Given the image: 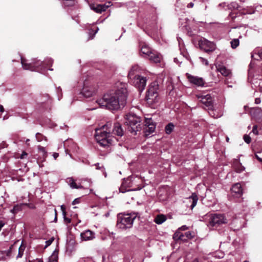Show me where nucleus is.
<instances>
[{
	"label": "nucleus",
	"instance_id": "f257e3e1",
	"mask_svg": "<svg viewBox=\"0 0 262 262\" xmlns=\"http://www.w3.org/2000/svg\"><path fill=\"white\" fill-rule=\"evenodd\" d=\"M115 130V124L107 122L100 128L95 129V138L98 143L103 147L112 145L114 136L111 135Z\"/></svg>",
	"mask_w": 262,
	"mask_h": 262
},
{
	"label": "nucleus",
	"instance_id": "f03ea898",
	"mask_svg": "<svg viewBox=\"0 0 262 262\" xmlns=\"http://www.w3.org/2000/svg\"><path fill=\"white\" fill-rule=\"evenodd\" d=\"M53 60L51 58H47L42 61L37 59H33L30 62L21 57V63L24 70L38 72L43 73L47 70L52 71L53 69L48 68L52 66Z\"/></svg>",
	"mask_w": 262,
	"mask_h": 262
},
{
	"label": "nucleus",
	"instance_id": "7ed1b4c3",
	"mask_svg": "<svg viewBox=\"0 0 262 262\" xmlns=\"http://www.w3.org/2000/svg\"><path fill=\"white\" fill-rule=\"evenodd\" d=\"M127 95V84L120 81L116 82V111L125 106Z\"/></svg>",
	"mask_w": 262,
	"mask_h": 262
},
{
	"label": "nucleus",
	"instance_id": "20e7f679",
	"mask_svg": "<svg viewBox=\"0 0 262 262\" xmlns=\"http://www.w3.org/2000/svg\"><path fill=\"white\" fill-rule=\"evenodd\" d=\"M125 119V123L128 126L127 129L131 133L136 135L137 132L141 130L142 119L140 117L130 112L126 115Z\"/></svg>",
	"mask_w": 262,
	"mask_h": 262
},
{
	"label": "nucleus",
	"instance_id": "39448f33",
	"mask_svg": "<svg viewBox=\"0 0 262 262\" xmlns=\"http://www.w3.org/2000/svg\"><path fill=\"white\" fill-rule=\"evenodd\" d=\"M97 103L101 107L107 109L113 113L115 110V91L110 90L105 93L103 97L97 100Z\"/></svg>",
	"mask_w": 262,
	"mask_h": 262
},
{
	"label": "nucleus",
	"instance_id": "423d86ee",
	"mask_svg": "<svg viewBox=\"0 0 262 262\" xmlns=\"http://www.w3.org/2000/svg\"><path fill=\"white\" fill-rule=\"evenodd\" d=\"M136 216L134 214H118L117 226L122 230L129 229L132 227Z\"/></svg>",
	"mask_w": 262,
	"mask_h": 262
},
{
	"label": "nucleus",
	"instance_id": "0eeeda50",
	"mask_svg": "<svg viewBox=\"0 0 262 262\" xmlns=\"http://www.w3.org/2000/svg\"><path fill=\"white\" fill-rule=\"evenodd\" d=\"M158 91L159 85L157 82H152L149 86L145 97L146 101L149 105L152 106L159 102Z\"/></svg>",
	"mask_w": 262,
	"mask_h": 262
},
{
	"label": "nucleus",
	"instance_id": "6e6552de",
	"mask_svg": "<svg viewBox=\"0 0 262 262\" xmlns=\"http://www.w3.org/2000/svg\"><path fill=\"white\" fill-rule=\"evenodd\" d=\"M205 220L207 222V226L209 228H217L227 223L225 216L221 214H206Z\"/></svg>",
	"mask_w": 262,
	"mask_h": 262
},
{
	"label": "nucleus",
	"instance_id": "1a4fd4ad",
	"mask_svg": "<svg viewBox=\"0 0 262 262\" xmlns=\"http://www.w3.org/2000/svg\"><path fill=\"white\" fill-rule=\"evenodd\" d=\"M98 91V85L88 81L83 82L80 94L85 98H90L95 95Z\"/></svg>",
	"mask_w": 262,
	"mask_h": 262
},
{
	"label": "nucleus",
	"instance_id": "9d476101",
	"mask_svg": "<svg viewBox=\"0 0 262 262\" xmlns=\"http://www.w3.org/2000/svg\"><path fill=\"white\" fill-rule=\"evenodd\" d=\"M199 46L201 49L206 53L212 52L215 50L216 46L213 42L210 41L205 38L199 40Z\"/></svg>",
	"mask_w": 262,
	"mask_h": 262
},
{
	"label": "nucleus",
	"instance_id": "9b49d317",
	"mask_svg": "<svg viewBox=\"0 0 262 262\" xmlns=\"http://www.w3.org/2000/svg\"><path fill=\"white\" fill-rule=\"evenodd\" d=\"M196 97L205 106L208 107V110H212L213 107V98L210 94H197Z\"/></svg>",
	"mask_w": 262,
	"mask_h": 262
},
{
	"label": "nucleus",
	"instance_id": "f8f14e48",
	"mask_svg": "<svg viewBox=\"0 0 262 262\" xmlns=\"http://www.w3.org/2000/svg\"><path fill=\"white\" fill-rule=\"evenodd\" d=\"M147 79L146 77L140 75L135 76L134 80V83L136 87L141 92L145 89Z\"/></svg>",
	"mask_w": 262,
	"mask_h": 262
},
{
	"label": "nucleus",
	"instance_id": "ddd939ff",
	"mask_svg": "<svg viewBox=\"0 0 262 262\" xmlns=\"http://www.w3.org/2000/svg\"><path fill=\"white\" fill-rule=\"evenodd\" d=\"M145 127L144 128V131L145 135L148 136L154 132L156 128V125L151 118H145Z\"/></svg>",
	"mask_w": 262,
	"mask_h": 262
},
{
	"label": "nucleus",
	"instance_id": "4468645a",
	"mask_svg": "<svg viewBox=\"0 0 262 262\" xmlns=\"http://www.w3.org/2000/svg\"><path fill=\"white\" fill-rule=\"evenodd\" d=\"M111 6V2H108V5L106 4H93L90 5V8L92 10L98 13H101L103 11H106Z\"/></svg>",
	"mask_w": 262,
	"mask_h": 262
},
{
	"label": "nucleus",
	"instance_id": "2eb2a0df",
	"mask_svg": "<svg viewBox=\"0 0 262 262\" xmlns=\"http://www.w3.org/2000/svg\"><path fill=\"white\" fill-rule=\"evenodd\" d=\"M187 78L190 83L198 86H202L204 85V80L202 78L192 76L189 74H187Z\"/></svg>",
	"mask_w": 262,
	"mask_h": 262
},
{
	"label": "nucleus",
	"instance_id": "dca6fc26",
	"mask_svg": "<svg viewBox=\"0 0 262 262\" xmlns=\"http://www.w3.org/2000/svg\"><path fill=\"white\" fill-rule=\"evenodd\" d=\"M193 237V235H192V233L190 231L186 232L184 234L178 231L174 233L173 238H175L177 237L179 239L185 241L187 239H191Z\"/></svg>",
	"mask_w": 262,
	"mask_h": 262
},
{
	"label": "nucleus",
	"instance_id": "f3484780",
	"mask_svg": "<svg viewBox=\"0 0 262 262\" xmlns=\"http://www.w3.org/2000/svg\"><path fill=\"white\" fill-rule=\"evenodd\" d=\"M231 192L233 195L236 197H240L243 194V189L239 183H236L233 185L231 188Z\"/></svg>",
	"mask_w": 262,
	"mask_h": 262
},
{
	"label": "nucleus",
	"instance_id": "a211bd4d",
	"mask_svg": "<svg viewBox=\"0 0 262 262\" xmlns=\"http://www.w3.org/2000/svg\"><path fill=\"white\" fill-rule=\"evenodd\" d=\"M83 241H90L95 238V233L90 230H86L80 234Z\"/></svg>",
	"mask_w": 262,
	"mask_h": 262
},
{
	"label": "nucleus",
	"instance_id": "6ab92c4d",
	"mask_svg": "<svg viewBox=\"0 0 262 262\" xmlns=\"http://www.w3.org/2000/svg\"><path fill=\"white\" fill-rule=\"evenodd\" d=\"M13 247V245H11L9 249L4 251H0V260H4L6 259L7 257L11 256Z\"/></svg>",
	"mask_w": 262,
	"mask_h": 262
},
{
	"label": "nucleus",
	"instance_id": "aec40b11",
	"mask_svg": "<svg viewBox=\"0 0 262 262\" xmlns=\"http://www.w3.org/2000/svg\"><path fill=\"white\" fill-rule=\"evenodd\" d=\"M148 58L150 60L154 62L158 63L161 61V56L156 51L154 50L152 53L149 54Z\"/></svg>",
	"mask_w": 262,
	"mask_h": 262
},
{
	"label": "nucleus",
	"instance_id": "412c9836",
	"mask_svg": "<svg viewBox=\"0 0 262 262\" xmlns=\"http://www.w3.org/2000/svg\"><path fill=\"white\" fill-rule=\"evenodd\" d=\"M217 71L224 76H228L231 74L230 70L227 69L224 66L219 64L216 66Z\"/></svg>",
	"mask_w": 262,
	"mask_h": 262
},
{
	"label": "nucleus",
	"instance_id": "4be33fe9",
	"mask_svg": "<svg viewBox=\"0 0 262 262\" xmlns=\"http://www.w3.org/2000/svg\"><path fill=\"white\" fill-rule=\"evenodd\" d=\"M190 202H191L190 207L193 209L196 205L198 201V196L195 193H192L191 195L188 198Z\"/></svg>",
	"mask_w": 262,
	"mask_h": 262
},
{
	"label": "nucleus",
	"instance_id": "5701e85b",
	"mask_svg": "<svg viewBox=\"0 0 262 262\" xmlns=\"http://www.w3.org/2000/svg\"><path fill=\"white\" fill-rule=\"evenodd\" d=\"M154 50H151L148 46L143 45L141 48V53L145 56L149 57Z\"/></svg>",
	"mask_w": 262,
	"mask_h": 262
},
{
	"label": "nucleus",
	"instance_id": "b1692460",
	"mask_svg": "<svg viewBox=\"0 0 262 262\" xmlns=\"http://www.w3.org/2000/svg\"><path fill=\"white\" fill-rule=\"evenodd\" d=\"M67 182L69 183L70 187L73 189H79L82 188V186L80 185H77L72 178H68L67 179Z\"/></svg>",
	"mask_w": 262,
	"mask_h": 262
},
{
	"label": "nucleus",
	"instance_id": "393cba45",
	"mask_svg": "<svg viewBox=\"0 0 262 262\" xmlns=\"http://www.w3.org/2000/svg\"><path fill=\"white\" fill-rule=\"evenodd\" d=\"M99 28L98 27H95L94 28H91L89 30L88 34H89V39H92L94 38L95 34L98 32L99 30Z\"/></svg>",
	"mask_w": 262,
	"mask_h": 262
},
{
	"label": "nucleus",
	"instance_id": "a878e982",
	"mask_svg": "<svg viewBox=\"0 0 262 262\" xmlns=\"http://www.w3.org/2000/svg\"><path fill=\"white\" fill-rule=\"evenodd\" d=\"M58 252L55 250L52 254L49 257L48 262H58Z\"/></svg>",
	"mask_w": 262,
	"mask_h": 262
},
{
	"label": "nucleus",
	"instance_id": "bb28decb",
	"mask_svg": "<svg viewBox=\"0 0 262 262\" xmlns=\"http://www.w3.org/2000/svg\"><path fill=\"white\" fill-rule=\"evenodd\" d=\"M166 220L165 216L163 214L157 215L155 219V222L157 224H161Z\"/></svg>",
	"mask_w": 262,
	"mask_h": 262
},
{
	"label": "nucleus",
	"instance_id": "cd10ccee",
	"mask_svg": "<svg viewBox=\"0 0 262 262\" xmlns=\"http://www.w3.org/2000/svg\"><path fill=\"white\" fill-rule=\"evenodd\" d=\"M116 135L119 136L123 135V130L119 123H116Z\"/></svg>",
	"mask_w": 262,
	"mask_h": 262
},
{
	"label": "nucleus",
	"instance_id": "c85d7f7f",
	"mask_svg": "<svg viewBox=\"0 0 262 262\" xmlns=\"http://www.w3.org/2000/svg\"><path fill=\"white\" fill-rule=\"evenodd\" d=\"M74 4V0H62V5L64 7L72 6Z\"/></svg>",
	"mask_w": 262,
	"mask_h": 262
},
{
	"label": "nucleus",
	"instance_id": "c756f323",
	"mask_svg": "<svg viewBox=\"0 0 262 262\" xmlns=\"http://www.w3.org/2000/svg\"><path fill=\"white\" fill-rule=\"evenodd\" d=\"M174 128V125L172 123H168L166 126H165V132L167 134H170L172 131L173 130Z\"/></svg>",
	"mask_w": 262,
	"mask_h": 262
},
{
	"label": "nucleus",
	"instance_id": "7c9ffc66",
	"mask_svg": "<svg viewBox=\"0 0 262 262\" xmlns=\"http://www.w3.org/2000/svg\"><path fill=\"white\" fill-rule=\"evenodd\" d=\"M45 102L51 103V99H50V96L48 94H45L41 97V100H40V103H43Z\"/></svg>",
	"mask_w": 262,
	"mask_h": 262
},
{
	"label": "nucleus",
	"instance_id": "2f4dec72",
	"mask_svg": "<svg viewBox=\"0 0 262 262\" xmlns=\"http://www.w3.org/2000/svg\"><path fill=\"white\" fill-rule=\"evenodd\" d=\"M235 171L237 172L240 173L242 171H244L245 169V168L244 166L242 165L241 163H238L236 165H234Z\"/></svg>",
	"mask_w": 262,
	"mask_h": 262
},
{
	"label": "nucleus",
	"instance_id": "473e14b6",
	"mask_svg": "<svg viewBox=\"0 0 262 262\" xmlns=\"http://www.w3.org/2000/svg\"><path fill=\"white\" fill-rule=\"evenodd\" d=\"M94 165L96 166V169L100 170L102 171V172L103 173V175L105 178L107 177V174L105 171V168L103 166H100L99 163L95 164Z\"/></svg>",
	"mask_w": 262,
	"mask_h": 262
},
{
	"label": "nucleus",
	"instance_id": "72a5a7b5",
	"mask_svg": "<svg viewBox=\"0 0 262 262\" xmlns=\"http://www.w3.org/2000/svg\"><path fill=\"white\" fill-rule=\"evenodd\" d=\"M25 249V247L23 246V245H21V246L19 247L18 249V252L17 256V258H20L23 256L24 254V252Z\"/></svg>",
	"mask_w": 262,
	"mask_h": 262
},
{
	"label": "nucleus",
	"instance_id": "f704fd0d",
	"mask_svg": "<svg viewBox=\"0 0 262 262\" xmlns=\"http://www.w3.org/2000/svg\"><path fill=\"white\" fill-rule=\"evenodd\" d=\"M239 40L238 39H234L230 42L231 46L232 49H235L239 45Z\"/></svg>",
	"mask_w": 262,
	"mask_h": 262
},
{
	"label": "nucleus",
	"instance_id": "c9c22d12",
	"mask_svg": "<svg viewBox=\"0 0 262 262\" xmlns=\"http://www.w3.org/2000/svg\"><path fill=\"white\" fill-rule=\"evenodd\" d=\"M56 95L57 96L58 100L59 101L62 97V93L61 88L59 86L56 90Z\"/></svg>",
	"mask_w": 262,
	"mask_h": 262
},
{
	"label": "nucleus",
	"instance_id": "e433bc0d",
	"mask_svg": "<svg viewBox=\"0 0 262 262\" xmlns=\"http://www.w3.org/2000/svg\"><path fill=\"white\" fill-rule=\"evenodd\" d=\"M35 137L36 140L38 142H40L43 140H45L46 141L47 140V138L39 133L36 134Z\"/></svg>",
	"mask_w": 262,
	"mask_h": 262
},
{
	"label": "nucleus",
	"instance_id": "4c0bfd02",
	"mask_svg": "<svg viewBox=\"0 0 262 262\" xmlns=\"http://www.w3.org/2000/svg\"><path fill=\"white\" fill-rule=\"evenodd\" d=\"M127 183L126 181H124L121 187L119 188V191L120 192H122V193H124V192H125L126 191H129V189H126V188H125V186H126V183Z\"/></svg>",
	"mask_w": 262,
	"mask_h": 262
},
{
	"label": "nucleus",
	"instance_id": "58836bf2",
	"mask_svg": "<svg viewBox=\"0 0 262 262\" xmlns=\"http://www.w3.org/2000/svg\"><path fill=\"white\" fill-rule=\"evenodd\" d=\"M38 150L41 152L42 155V156L43 157H47V151L46 150V149L43 146H38Z\"/></svg>",
	"mask_w": 262,
	"mask_h": 262
},
{
	"label": "nucleus",
	"instance_id": "ea45409f",
	"mask_svg": "<svg viewBox=\"0 0 262 262\" xmlns=\"http://www.w3.org/2000/svg\"><path fill=\"white\" fill-rule=\"evenodd\" d=\"M228 7L230 9H237L239 8V6L236 2H232L229 5Z\"/></svg>",
	"mask_w": 262,
	"mask_h": 262
},
{
	"label": "nucleus",
	"instance_id": "a19ab883",
	"mask_svg": "<svg viewBox=\"0 0 262 262\" xmlns=\"http://www.w3.org/2000/svg\"><path fill=\"white\" fill-rule=\"evenodd\" d=\"M243 138H244L245 142L246 143H247V144H249L251 142V137L249 136H248L247 135H245L244 136Z\"/></svg>",
	"mask_w": 262,
	"mask_h": 262
},
{
	"label": "nucleus",
	"instance_id": "79ce46f5",
	"mask_svg": "<svg viewBox=\"0 0 262 262\" xmlns=\"http://www.w3.org/2000/svg\"><path fill=\"white\" fill-rule=\"evenodd\" d=\"M63 216L64 219V221L66 222L67 223H70L71 222V220L70 219L66 217V211H63Z\"/></svg>",
	"mask_w": 262,
	"mask_h": 262
},
{
	"label": "nucleus",
	"instance_id": "37998d69",
	"mask_svg": "<svg viewBox=\"0 0 262 262\" xmlns=\"http://www.w3.org/2000/svg\"><path fill=\"white\" fill-rule=\"evenodd\" d=\"M252 132L255 135H257L258 134V132L257 130V126L256 125H255L253 126V128H252Z\"/></svg>",
	"mask_w": 262,
	"mask_h": 262
},
{
	"label": "nucleus",
	"instance_id": "c03bdc74",
	"mask_svg": "<svg viewBox=\"0 0 262 262\" xmlns=\"http://www.w3.org/2000/svg\"><path fill=\"white\" fill-rule=\"evenodd\" d=\"M200 59L201 60V61L202 62V63H203L206 66L208 64V61H207V59H206L203 57H200Z\"/></svg>",
	"mask_w": 262,
	"mask_h": 262
},
{
	"label": "nucleus",
	"instance_id": "a18cd8bd",
	"mask_svg": "<svg viewBox=\"0 0 262 262\" xmlns=\"http://www.w3.org/2000/svg\"><path fill=\"white\" fill-rule=\"evenodd\" d=\"M18 207L17 206H15L11 210V212L13 213H16L18 210Z\"/></svg>",
	"mask_w": 262,
	"mask_h": 262
},
{
	"label": "nucleus",
	"instance_id": "49530a36",
	"mask_svg": "<svg viewBox=\"0 0 262 262\" xmlns=\"http://www.w3.org/2000/svg\"><path fill=\"white\" fill-rule=\"evenodd\" d=\"M53 240H54V239L52 238L51 239H49L48 241H47L46 242V247H48L49 245H50L51 244V243H52V242L53 241Z\"/></svg>",
	"mask_w": 262,
	"mask_h": 262
},
{
	"label": "nucleus",
	"instance_id": "de8ad7c7",
	"mask_svg": "<svg viewBox=\"0 0 262 262\" xmlns=\"http://www.w3.org/2000/svg\"><path fill=\"white\" fill-rule=\"evenodd\" d=\"M80 199L79 198H77V199H75L72 202V204L73 205H75V204H78L80 201H79Z\"/></svg>",
	"mask_w": 262,
	"mask_h": 262
},
{
	"label": "nucleus",
	"instance_id": "09e8293b",
	"mask_svg": "<svg viewBox=\"0 0 262 262\" xmlns=\"http://www.w3.org/2000/svg\"><path fill=\"white\" fill-rule=\"evenodd\" d=\"M187 229H188V227H187L186 225L182 226L179 229V230H183V231L186 230Z\"/></svg>",
	"mask_w": 262,
	"mask_h": 262
},
{
	"label": "nucleus",
	"instance_id": "8fccbe9b",
	"mask_svg": "<svg viewBox=\"0 0 262 262\" xmlns=\"http://www.w3.org/2000/svg\"><path fill=\"white\" fill-rule=\"evenodd\" d=\"M29 262H43V260L42 259L36 258L32 261H29Z\"/></svg>",
	"mask_w": 262,
	"mask_h": 262
},
{
	"label": "nucleus",
	"instance_id": "3c124183",
	"mask_svg": "<svg viewBox=\"0 0 262 262\" xmlns=\"http://www.w3.org/2000/svg\"><path fill=\"white\" fill-rule=\"evenodd\" d=\"M52 156H53L54 159L55 160L59 156V154H58V153L54 152V153L53 154Z\"/></svg>",
	"mask_w": 262,
	"mask_h": 262
},
{
	"label": "nucleus",
	"instance_id": "603ef678",
	"mask_svg": "<svg viewBox=\"0 0 262 262\" xmlns=\"http://www.w3.org/2000/svg\"><path fill=\"white\" fill-rule=\"evenodd\" d=\"M5 224V223L3 221H0V231L1 230L2 228L4 226Z\"/></svg>",
	"mask_w": 262,
	"mask_h": 262
},
{
	"label": "nucleus",
	"instance_id": "864d4df0",
	"mask_svg": "<svg viewBox=\"0 0 262 262\" xmlns=\"http://www.w3.org/2000/svg\"><path fill=\"white\" fill-rule=\"evenodd\" d=\"M261 101L260 98H257L255 99V103L256 104H259L260 103Z\"/></svg>",
	"mask_w": 262,
	"mask_h": 262
},
{
	"label": "nucleus",
	"instance_id": "5fc2aeb1",
	"mask_svg": "<svg viewBox=\"0 0 262 262\" xmlns=\"http://www.w3.org/2000/svg\"><path fill=\"white\" fill-rule=\"evenodd\" d=\"M27 152H26L24 151V152L22 153V154L21 155V156H20V159H24V157H25V156H27Z\"/></svg>",
	"mask_w": 262,
	"mask_h": 262
},
{
	"label": "nucleus",
	"instance_id": "6e6d98bb",
	"mask_svg": "<svg viewBox=\"0 0 262 262\" xmlns=\"http://www.w3.org/2000/svg\"><path fill=\"white\" fill-rule=\"evenodd\" d=\"M194 6V4L192 3V2H190V3H189L188 5H187V7L188 8H192Z\"/></svg>",
	"mask_w": 262,
	"mask_h": 262
},
{
	"label": "nucleus",
	"instance_id": "4d7b16f0",
	"mask_svg": "<svg viewBox=\"0 0 262 262\" xmlns=\"http://www.w3.org/2000/svg\"><path fill=\"white\" fill-rule=\"evenodd\" d=\"M55 211V217H54V222H56L57 220V212L56 209L54 210Z\"/></svg>",
	"mask_w": 262,
	"mask_h": 262
},
{
	"label": "nucleus",
	"instance_id": "13d9d810",
	"mask_svg": "<svg viewBox=\"0 0 262 262\" xmlns=\"http://www.w3.org/2000/svg\"><path fill=\"white\" fill-rule=\"evenodd\" d=\"M257 55L258 56V57L262 59V51L258 52V53H257Z\"/></svg>",
	"mask_w": 262,
	"mask_h": 262
},
{
	"label": "nucleus",
	"instance_id": "bf43d9fd",
	"mask_svg": "<svg viewBox=\"0 0 262 262\" xmlns=\"http://www.w3.org/2000/svg\"><path fill=\"white\" fill-rule=\"evenodd\" d=\"M4 111V108L3 107V105H0V112H3Z\"/></svg>",
	"mask_w": 262,
	"mask_h": 262
},
{
	"label": "nucleus",
	"instance_id": "052dcab7",
	"mask_svg": "<svg viewBox=\"0 0 262 262\" xmlns=\"http://www.w3.org/2000/svg\"><path fill=\"white\" fill-rule=\"evenodd\" d=\"M61 209L62 212H63V211H66L65 210V208H64L63 205H61Z\"/></svg>",
	"mask_w": 262,
	"mask_h": 262
},
{
	"label": "nucleus",
	"instance_id": "680f3d73",
	"mask_svg": "<svg viewBox=\"0 0 262 262\" xmlns=\"http://www.w3.org/2000/svg\"><path fill=\"white\" fill-rule=\"evenodd\" d=\"M132 75H133V74H132V70H131V71L129 72V73H128V75H129V76H131Z\"/></svg>",
	"mask_w": 262,
	"mask_h": 262
},
{
	"label": "nucleus",
	"instance_id": "e2e57ef3",
	"mask_svg": "<svg viewBox=\"0 0 262 262\" xmlns=\"http://www.w3.org/2000/svg\"><path fill=\"white\" fill-rule=\"evenodd\" d=\"M109 215H110L109 212H107V213H106V214H105V216L106 217L108 216H109Z\"/></svg>",
	"mask_w": 262,
	"mask_h": 262
},
{
	"label": "nucleus",
	"instance_id": "0e129e2a",
	"mask_svg": "<svg viewBox=\"0 0 262 262\" xmlns=\"http://www.w3.org/2000/svg\"><path fill=\"white\" fill-rule=\"evenodd\" d=\"M185 20H186V23L187 24L188 23V21H189V19L187 18H185Z\"/></svg>",
	"mask_w": 262,
	"mask_h": 262
},
{
	"label": "nucleus",
	"instance_id": "69168bd1",
	"mask_svg": "<svg viewBox=\"0 0 262 262\" xmlns=\"http://www.w3.org/2000/svg\"><path fill=\"white\" fill-rule=\"evenodd\" d=\"M177 61H178V59H177V58H174V61L175 62H177Z\"/></svg>",
	"mask_w": 262,
	"mask_h": 262
},
{
	"label": "nucleus",
	"instance_id": "338daca9",
	"mask_svg": "<svg viewBox=\"0 0 262 262\" xmlns=\"http://www.w3.org/2000/svg\"><path fill=\"white\" fill-rule=\"evenodd\" d=\"M192 262H199V261L197 259H195Z\"/></svg>",
	"mask_w": 262,
	"mask_h": 262
},
{
	"label": "nucleus",
	"instance_id": "774afa93",
	"mask_svg": "<svg viewBox=\"0 0 262 262\" xmlns=\"http://www.w3.org/2000/svg\"><path fill=\"white\" fill-rule=\"evenodd\" d=\"M188 33L189 35H190V36L192 35V34L191 33V31L190 32H188Z\"/></svg>",
	"mask_w": 262,
	"mask_h": 262
}]
</instances>
